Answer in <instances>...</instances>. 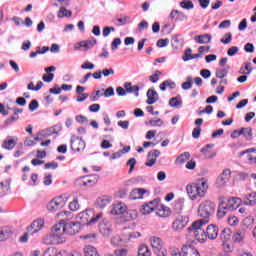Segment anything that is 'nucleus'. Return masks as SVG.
<instances>
[{
    "instance_id": "obj_1",
    "label": "nucleus",
    "mask_w": 256,
    "mask_h": 256,
    "mask_svg": "<svg viewBox=\"0 0 256 256\" xmlns=\"http://www.w3.org/2000/svg\"><path fill=\"white\" fill-rule=\"evenodd\" d=\"M81 231V222H60L53 226L52 234L44 238V243L53 245V239L55 237H61V235H77Z\"/></svg>"
},
{
    "instance_id": "obj_2",
    "label": "nucleus",
    "mask_w": 256,
    "mask_h": 256,
    "mask_svg": "<svg viewBox=\"0 0 256 256\" xmlns=\"http://www.w3.org/2000/svg\"><path fill=\"white\" fill-rule=\"evenodd\" d=\"M186 191L191 201H195L197 197L203 199L209 191V181L205 177L199 178L194 183L188 184Z\"/></svg>"
},
{
    "instance_id": "obj_3",
    "label": "nucleus",
    "mask_w": 256,
    "mask_h": 256,
    "mask_svg": "<svg viewBox=\"0 0 256 256\" xmlns=\"http://www.w3.org/2000/svg\"><path fill=\"white\" fill-rule=\"evenodd\" d=\"M215 209H217V205L215 202L211 200H204L198 206V215L202 219L203 223H209V219L215 215Z\"/></svg>"
},
{
    "instance_id": "obj_4",
    "label": "nucleus",
    "mask_w": 256,
    "mask_h": 256,
    "mask_svg": "<svg viewBox=\"0 0 256 256\" xmlns=\"http://www.w3.org/2000/svg\"><path fill=\"white\" fill-rule=\"evenodd\" d=\"M207 223L203 221H195L192 223L191 226L187 228L188 233H192L194 235L195 239L199 241V243H205L207 241V234L205 229H203V225H206Z\"/></svg>"
},
{
    "instance_id": "obj_5",
    "label": "nucleus",
    "mask_w": 256,
    "mask_h": 256,
    "mask_svg": "<svg viewBox=\"0 0 256 256\" xmlns=\"http://www.w3.org/2000/svg\"><path fill=\"white\" fill-rule=\"evenodd\" d=\"M101 217H103V213L100 212L95 216L93 209H86L84 212L78 214L77 219L82 220V225H93V223H97Z\"/></svg>"
},
{
    "instance_id": "obj_6",
    "label": "nucleus",
    "mask_w": 256,
    "mask_h": 256,
    "mask_svg": "<svg viewBox=\"0 0 256 256\" xmlns=\"http://www.w3.org/2000/svg\"><path fill=\"white\" fill-rule=\"evenodd\" d=\"M66 204H67V199H65L63 196H59L52 199L47 204V210L50 213H56V211H60V209H63V207H65Z\"/></svg>"
},
{
    "instance_id": "obj_7",
    "label": "nucleus",
    "mask_w": 256,
    "mask_h": 256,
    "mask_svg": "<svg viewBox=\"0 0 256 256\" xmlns=\"http://www.w3.org/2000/svg\"><path fill=\"white\" fill-rule=\"evenodd\" d=\"M150 243L153 248L154 253L157 256H167V250L163 248V240L159 237L152 236L150 237Z\"/></svg>"
},
{
    "instance_id": "obj_8",
    "label": "nucleus",
    "mask_w": 256,
    "mask_h": 256,
    "mask_svg": "<svg viewBox=\"0 0 256 256\" xmlns=\"http://www.w3.org/2000/svg\"><path fill=\"white\" fill-rule=\"evenodd\" d=\"M220 203L224 205L227 211H235L243 204V200L239 197L223 198Z\"/></svg>"
},
{
    "instance_id": "obj_9",
    "label": "nucleus",
    "mask_w": 256,
    "mask_h": 256,
    "mask_svg": "<svg viewBox=\"0 0 256 256\" xmlns=\"http://www.w3.org/2000/svg\"><path fill=\"white\" fill-rule=\"evenodd\" d=\"M70 147L74 153H81V151H85V141L79 136L72 135Z\"/></svg>"
},
{
    "instance_id": "obj_10",
    "label": "nucleus",
    "mask_w": 256,
    "mask_h": 256,
    "mask_svg": "<svg viewBox=\"0 0 256 256\" xmlns=\"http://www.w3.org/2000/svg\"><path fill=\"white\" fill-rule=\"evenodd\" d=\"M97 45V39L91 37L88 40H82L76 44H74V50L79 51L81 47L84 48V51H89V49H93Z\"/></svg>"
},
{
    "instance_id": "obj_11",
    "label": "nucleus",
    "mask_w": 256,
    "mask_h": 256,
    "mask_svg": "<svg viewBox=\"0 0 256 256\" xmlns=\"http://www.w3.org/2000/svg\"><path fill=\"white\" fill-rule=\"evenodd\" d=\"M189 223V217L188 216H177V218L172 223V229L173 231H183L185 227H187V224Z\"/></svg>"
},
{
    "instance_id": "obj_12",
    "label": "nucleus",
    "mask_w": 256,
    "mask_h": 256,
    "mask_svg": "<svg viewBox=\"0 0 256 256\" xmlns=\"http://www.w3.org/2000/svg\"><path fill=\"white\" fill-rule=\"evenodd\" d=\"M43 227H45V220L40 218V219L34 220L31 223V225L27 227V231L28 233H30V235H35V233H39V231H41Z\"/></svg>"
},
{
    "instance_id": "obj_13",
    "label": "nucleus",
    "mask_w": 256,
    "mask_h": 256,
    "mask_svg": "<svg viewBox=\"0 0 256 256\" xmlns=\"http://www.w3.org/2000/svg\"><path fill=\"white\" fill-rule=\"evenodd\" d=\"M219 237V226L216 224H210L206 228V239L210 241H215Z\"/></svg>"
},
{
    "instance_id": "obj_14",
    "label": "nucleus",
    "mask_w": 256,
    "mask_h": 256,
    "mask_svg": "<svg viewBox=\"0 0 256 256\" xmlns=\"http://www.w3.org/2000/svg\"><path fill=\"white\" fill-rule=\"evenodd\" d=\"M161 155V151L154 149L148 152L147 161L145 162L146 167H153L157 163V157Z\"/></svg>"
},
{
    "instance_id": "obj_15",
    "label": "nucleus",
    "mask_w": 256,
    "mask_h": 256,
    "mask_svg": "<svg viewBox=\"0 0 256 256\" xmlns=\"http://www.w3.org/2000/svg\"><path fill=\"white\" fill-rule=\"evenodd\" d=\"M231 177V170L226 169L222 172V175L218 176L217 181H216V185L217 187H224L225 183H227V181H229Z\"/></svg>"
},
{
    "instance_id": "obj_16",
    "label": "nucleus",
    "mask_w": 256,
    "mask_h": 256,
    "mask_svg": "<svg viewBox=\"0 0 256 256\" xmlns=\"http://www.w3.org/2000/svg\"><path fill=\"white\" fill-rule=\"evenodd\" d=\"M147 105H153L159 101V94H157V91L155 89H148L147 91Z\"/></svg>"
},
{
    "instance_id": "obj_17",
    "label": "nucleus",
    "mask_w": 256,
    "mask_h": 256,
    "mask_svg": "<svg viewBox=\"0 0 256 256\" xmlns=\"http://www.w3.org/2000/svg\"><path fill=\"white\" fill-rule=\"evenodd\" d=\"M125 212H127V206L121 202L114 204L110 211L111 215H123Z\"/></svg>"
},
{
    "instance_id": "obj_18",
    "label": "nucleus",
    "mask_w": 256,
    "mask_h": 256,
    "mask_svg": "<svg viewBox=\"0 0 256 256\" xmlns=\"http://www.w3.org/2000/svg\"><path fill=\"white\" fill-rule=\"evenodd\" d=\"M97 181H99V175L93 174V175L84 177V181L82 182V185L84 187H93V185H97Z\"/></svg>"
},
{
    "instance_id": "obj_19",
    "label": "nucleus",
    "mask_w": 256,
    "mask_h": 256,
    "mask_svg": "<svg viewBox=\"0 0 256 256\" xmlns=\"http://www.w3.org/2000/svg\"><path fill=\"white\" fill-rule=\"evenodd\" d=\"M215 147L214 144H207L203 148H201L200 152L203 153L205 159H213L217 155L215 151H210V149H213Z\"/></svg>"
},
{
    "instance_id": "obj_20",
    "label": "nucleus",
    "mask_w": 256,
    "mask_h": 256,
    "mask_svg": "<svg viewBox=\"0 0 256 256\" xmlns=\"http://www.w3.org/2000/svg\"><path fill=\"white\" fill-rule=\"evenodd\" d=\"M145 193H147V190L143 188H135L130 192L129 198L133 201L143 199V195H145Z\"/></svg>"
},
{
    "instance_id": "obj_21",
    "label": "nucleus",
    "mask_w": 256,
    "mask_h": 256,
    "mask_svg": "<svg viewBox=\"0 0 256 256\" xmlns=\"http://www.w3.org/2000/svg\"><path fill=\"white\" fill-rule=\"evenodd\" d=\"M211 39V34H202L194 36V41H196V43H199V45H207V43H211Z\"/></svg>"
},
{
    "instance_id": "obj_22",
    "label": "nucleus",
    "mask_w": 256,
    "mask_h": 256,
    "mask_svg": "<svg viewBox=\"0 0 256 256\" xmlns=\"http://www.w3.org/2000/svg\"><path fill=\"white\" fill-rule=\"evenodd\" d=\"M182 252L184 254V256H201V254L199 253V251L193 247V246H187V245H184L182 247Z\"/></svg>"
},
{
    "instance_id": "obj_23",
    "label": "nucleus",
    "mask_w": 256,
    "mask_h": 256,
    "mask_svg": "<svg viewBox=\"0 0 256 256\" xmlns=\"http://www.w3.org/2000/svg\"><path fill=\"white\" fill-rule=\"evenodd\" d=\"M13 235V229L9 227L0 228V241H7Z\"/></svg>"
},
{
    "instance_id": "obj_24",
    "label": "nucleus",
    "mask_w": 256,
    "mask_h": 256,
    "mask_svg": "<svg viewBox=\"0 0 256 256\" xmlns=\"http://www.w3.org/2000/svg\"><path fill=\"white\" fill-rule=\"evenodd\" d=\"M170 19H174L175 21H187V16L179 10H172L170 13Z\"/></svg>"
},
{
    "instance_id": "obj_25",
    "label": "nucleus",
    "mask_w": 256,
    "mask_h": 256,
    "mask_svg": "<svg viewBox=\"0 0 256 256\" xmlns=\"http://www.w3.org/2000/svg\"><path fill=\"white\" fill-rule=\"evenodd\" d=\"M11 190V182L9 180H5L0 183V197H5L7 193Z\"/></svg>"
},
{
    "instance_id": "obj_26",
    "label": "nucleus",
    "mask_w": 256,
    "mask_h": 256,
    "mask_svg": "<svg viewBox=\"0 0 256 256\" xmlns=\"http://www.w3.org/2000/svg\"><path fill=\"white\" fill-rule=\"evenodd\" d=\"M99 229H100V233H102V235H104V237H109V235H111V233H113V228L111 227V224H109V223L100 224Z\"/></svg>"
},
{
    "instance_id": "obj_27",
    "label": "nucleus",
    "mask_w": 256,
    "mask_h": 256,
    "mask_svg": "<svg viewBox=\"0 0 256 256\" xmlns=\"http://www.w3.org/2000/svg\"><path fill=\"white\" fill-rule=\"evenodd\" d=\"M232 233L233 232L231 231V228H224L220 233V240L222 241V243L231 241Z\"/></svg>"
},
{
    "instance_id": "obj_28",
    "label": "nucleus",
    "mask_w": 256,
    "mask_h": 256,
    "mask_svg": "<svg viewBox=\"0 0 256 256\" xmlns=\"http://www.w3.org/2000/svg\"><path fill=\"white\" fill-rule=\"evenodd\" d=\"M15 145H17V141L14 139H5L2 143V149L12 151V149H15Z\"/></svg>"
},
{
    "instance_id": "obj_29",
    "label": "nucleus",
    "mask_w": 256,
    "mask_h": 256,
    "mask_svg": "<svg viewBox=\"0 0 256 256\" xmlns=\"http://www.w3.org/2000/svg\"><path fill=\"white\" fill-rule=\"evenodd\" d=\"M177 84L173 80H165L160 84V91H167L168 89H175Z\"/></svg>"
},
{
    "instance_id": "obj_30",
    "label": "nucleus",
    "mask_w": 256,
    "mask_h": 256,
    "mask_svg": "<svg viewBox=\"0 0 256 256\" xmlns=\"http://www.w3.org/2000/svg\"><path fill=\"white\" fill-rule=\"evenodd\" d=\"M190 158H191V154L189 152H184L176 158L175 164L183 165V163H185L186 161H189Z\"/></svg>"
},
{
    "instance_id": "obj_31",
    "label": "nucleus",
    "mask_w": 256,
    "mask_h": 256,
    "mask_svg": "<svg viewBox=\"0 0 256 256\" xmlns=\"http://www.w3.org/2000/svg\"><path fill=\"white\" fill-rule=\"evenodd\" d=\"M72 16H73V12L71 10H67L65 6H61L57 13V17L59 19H63V17H72Z\"/></svg>"
},
{
    "instance_id": "obj_32",
    "label": "nucleus",
    "mask_w": 256,
    "mask_h": 256,
    "mask_svg": "<svg viewBox=\"0 0 256 256\" xmlns=\"http://www.w3.org/2000/svg\"><path fill=\"white\" fill-rule=\"evenodd\" d=\"M244 205H251L252 207L256 204V192L250 193L248 196L244 198Z\"/></svg>"
},
{
    "instance_id": "obj_33",
    "label": "nucleus",
    "mask_w": 256,
    "mask_h": 256,
    "mask_svg": "<svg viewBox=\"0 0 256 256\" xmlns=\"http://www.w3.org/2000/svg\"><path fill=\"white\" fill-rule=\"evenodd\" d=\"M84 255L85 256H99V252H97V248L93 246H86L84 248Z\"/></svg>"
},
{
    "instance_id": "obj_34",
    "label": "nucleus",
    "mask_w": 256,
    "mask_h": 256,
    "mask_svg": "<svg viewBox=\"0 0 256 256\" xmlns=\"http://www.w3.org/2000/svg\"><path fill=\"white\" fill-rule=\"evenodd\" d=\"M227 210L226 207L224 206V204L222 202L219 203L218 205V210H217V217L218 219H223V217H225V215H227Z\"/></svg>"
},
{
    "instance_id": "obj_35",
    "label": "nucleus",
    "mask_w": 256,
    "mask_h": 256,
    "mask_svg": "<svg viewBox=\"0 0 256 256\" xmlns=\"http://www.w3.org/2000/svg\"><path fill=\"white\" fill-rule=\"evenodd\" d=\"M245 239V233L244 232H236L232 235V240L234 243H243Z\"/></svg>"
},
{
    "instance_id": "obj_36",
    "label": "nucleus",
    "mask_w": 256,
    "mask_h": 256,
    "mask_svg": "<svg viewBox=\"0 0 256 256\" xmlns=\"http://www.w3.org/2000/svg\"><path fill=\"white\" fill-rule=\"evenodd\" d=\"M138 256H151V250L147 245H141L138 249Z\"/></svg>"
},
{
    "instance_id": "obj_37",
    "label": "nucleus",
    "mask_w": 256,
    "mask_h": 256,
    "mask_svg": "<svg viewBox=\"0 0 256 256\" xmlns=\"http://www.w3.org/2000/svg\"><path fill=\"white\" fill-rule=\"evenodd\" d=\"M15 121H19V114L14 111L13 115L4 121L5 127H9L11 123H15Z\"/></svg>"
},
{
    "instance_id": "obj_38",
    "label": "nucleus",
    "mask_w": 256,
    "mask_h": 256,
    "mask_svg": "<svg viewBox=\"0 0 256 256\" xmlns=\"http://www.w3.org/2000/svg\"><path fill=\"white\" fill-rule=\"evenodd\" d=\"M156 213L159 217H166V215H169V208L167 206L159 205Z\"/></svg>"
},
{
    "instance_id": "obj_39",
    "label": "nucleus",
    "mask_w": 256,
    "mask_h": 256,
    "mask_svg": "<svg viewBox=\"0 0 256 256\" xmlns=\"http://www.w3.org/2000/svg\"><path fill=\"white\" fill-rule=\"evenodd\" d=\"M183 207H185V198H179L174 204V209L179 213V211H183Z\"/></svg>"
},
{
    "instance_id": "obj_40",
    "label": "nucleus",
    "mask_w": 256,
    "mask_h": 256,
    "mask_svg": "<svg viewBox=\"0 0 256 256\" xmlns=\"http://www.w3.org/2000/svg\"><path fill=\"white\" fill-rule=\"evenodd\" d=\"M109 203H111V199L109 198H99L97 200V206L99 207V209H105V207H107Z\"/></svg>"
},
{
    "instance_id": "obj_41",
    "label": "nucleus",
    "mask_w": 256,
    "mask_h": 256,
    "mask_svg": "<svg viewBox=\"0 0 256 256\" xmlns=\"http://www.w3.org/2000/svg\"><path fill=\"white\" fill-rule=\"evenodd\" d=\"M242 135H244V137L247 141H251L253 139V129L242 128Z\"/></svg>"
},
{
    "instance_id": "obj_42",
    "label": "nucleus",
    "mask_w": 256,
    "mask_h": 256,
    "mask_svg": "<svg viewBox=\"0 0 256 256\" xmlns=\"http://www.w3.org/2000/svg\"><path fill=\"white\" fill-rule=\"evenodd\" d=\"M80 239H84V241H87V243H93V241H96L97 239V234H84L80 236Z\"/></svg>"
},
{
    "instance_id": "obj_43",
    "label": "nucleus",
    "mask_w": 256,
    "mask_h": 256,
    "mask_svg": "<svg viewBox=\"0 0 256 256\" xmlns=\"http://www.w3.org/2000/svg\"><path fill=\"white\" fill-rule=\"evenodd\" d=\"M191 87H193V78L188 76L186 78V82L182 83V89H184V91H189Z\"/></svg>"
},
{
    "instance_id": "obj_44",
    "label": "nucleus",
    "mask_w": 256,
    "mask_h": 256,
    "mask_svg": "<svg viewBox=\"0 0 256 256\" xmlns=\"http://www.w3.org/2000/svg\"><path fill=\"white\" fill-rule=\"evenodd\" d=\"M180 7H182V9H187L189 11L190 9H193L195 5L191 0H183L182 2H180Z\"/></svg>"
},
{
    "instance_id": "obj_45",
    "label": "nucleus",
    "mask_w": 256,
    "mask_h": 256,
    "mask_svg": "<svg viewBox=\"0 0 256 256\" xmlns=\"http://www.w3.org/2000/svg\"><path fill=\"white\" fill-rule=\"evenodd\" d=\"M42 87H43L42 81H38L36 86L33 84V82H30L27 86V89H29V91H39Z\"/></svg>"
},
{
    "instance_id": "obj_46",
    "label": "nucleus",
    "mask_w": 256,
    "mask_h": 256,
    "mask_svg": "<svg viewBox=\"0 0 256 256\" xmlns=\"http://www.w3.org/2000/svg\"><path fill=\"white\" fill-rule=\"evenodd\" d=\"M152 211H153V207H151V205H149L148 203L142 205L140 209V213L142 215H149V213H152Z\"/></svg>"
},
{
    "instance_id": "obj_47",
    "label": "nucleus",
    "mask_w": 256,
    "mask_h": 256,
    "mask_svg": "<svg viewBox=\"0 0 256 256\" xmlns=\"http://www.w3.org/2000/svg\"><path fill=\"white\" fill-rule=\"evenodd\" d=\"M181 46H183V39H180L179 36H174L172 38V47L179 49Z\"/></svg>"
},
{
    "instance_id": "obj_48",
    "label": "nucleus",
    "mask_w": 256,
    "mask_h": 256,
    "mask_svg": "<svg viewBox=\"0 0 256 256\" xmlns=\"http://www.w3.org/2000/svg\"><path fill=\"white\" fill-rule=\"evenodd\" d=\"M222 247H223V251H225V253L233 252V244L231 243V241L222 242Z\"/></svg>"
},
{
    "instance_id": "obj_49",
    "label": "nucleus",
    "mask_w": 256,
    "mask_h": 256,
    "mask_svg": "<svg viewBox=\"0 0 256 256\" xmlns=\"http://www.w3.org/2000/svg\"><path fill=\"white\" fill-rule=\"evenodd\" d=\"M126 165L128 167H130V169L128 170V173L131 174V173H133V170L135 169V165H137V160L135 158H130L127 161Z\"/></svg>"
},
{
    "instance_id": "obj_50",
    "label": "nucleus",
    "mask_w": 256,
    "mask_h": 256,
    "mask_svg": "<svg viewBox=\"0 0 256 256\" xmlns=\"http://www.w3.org/2000/svg\"><path fill=\"white\" fill-rule=\"evenodd\" d=\"M225 38H222L220 41L221 43H223L224 45H228V43H231V41H233V34H231V32H228L224 35Z\"/></svg>"
},
{
    "instance_id": "obj_51",
    "label": "nucleus",
    "mask_w": 256,
    "mask_h": 256,
    "mask_svg": "<svg viewBox=\"0 0 256 256\" xmlns=\"http://www.w3.org/2000/svg\"><path fill=\"white\" fill-rule=\"evenodd\" d=\"M131 19V17L129 16H124L123 18H117V25L119 27L123 26V25H127V23H129V20Z\"/></svg>"
},
{
    "instance_id": "obj_52",
    "label": "nucleus",
    "mask_w": 256,
    "mask_h": 256,
    "mask_svg": "<svg viewBox=\"0 0 256 256\" xmlns=\"http://www.w3.org/2000/svg\"><path fill=\"white\" fill-rule=\"evenodd\" d=\"M70 211H78L79 209V200L75 198L72 202L69 203Z\"/></svg>"
},
{
    "instance_id": "obj_53",
    "label": "nucleus",
    "mask_w": 256,
    "mask_h": 256,
    "mask_svg": "<svg viewBox=\"0 0 256 256\" xmlns=\"http://www.w3.org/2000/svg\"><path fill=\"white\" fill-rule=\"evenodd\" d=\"M42 79L45 83H51V81L55 79V74L46 72V74L42 76Z\"/></svg>"
},
{
    "instance_id": "obj_54",
    "label": "nucleus",
    "mask_w": 256,
    "mask_h": 256,
    "mask_svg": "<svg viewBox=\"0 0 256 256\" xmlns=\"http://www.w3.org/2000/svg\"><path fill=\"white\" fill-rule=\"evenodd\" d=\"M159 75H161V71L155 70L154 74L149 76V81H151V83H157V81H159Z\"/></svg>"
},
{
    "instance_id": "obj_55",
    "label": "nucleus",
    "mask_w": 256,
    "mask_h": 256,
    "mask_svg": "<svg viewBox=\"0 0 256 256\" xmlns=\"http://www.w3.org/2000/svg\"><path fill=\"white\" fill-rule=\"evenodd\" d=\"M119 45H121V38H114L111 43L112 51H117V49H119Z\"/></svg>"
},
{
    "instance_id": "obj_56",
    "label": "nucleus",
    "mask_w": 256,
    "mask_h": 256,
    "mask_svg": "<svg viewBox=\"0 0 256 256\" xmlns=\"http://www.w3.org/2000/svg\"><path fill=\"white\" fill-rule=\"evenodd\" d=\"M28 109L29 111H37L39 109V102L36 99L31 100Z\"/></svg>"
},
{
    "instance_id": "obj_57",
    "label": "nucleus",
    "mask_w": 256,
    "mask_h": 256,
    "mask_svg": "<svg viewBox=\"0 0 256 256\" xmlns=\"http://www.w3.org/2000/svg\"><path fill=\"white\" fill-rule=\"evenodd\" d=\"M170 107H179V105H183V102L177 100V97H173L169 100Z\"/></svg>"
},
{
    "instance_id": "obj_58",
    "label": "nucleus",
    "mask_w": 256,
    "mask_h": 256,
    "mask_svg": "<svg viewBox=\"0 0 256 256\" xmlns=\"http://www.w3.org/2000/svg\"><path fill=\"white\" fill-rule=\"evenodd\" d=\"M127 221H133L137 217V211L129 210L126 212Z\"/></svg>"
},
{
    "instance_id": "obj_59",
    "label": "nucleus",
    "mask_w": 256,
    "mask_h": 256,
    "mask_svg": "<svg viewBox=\"0 0 256 256\" xmlns=\"http://www.w3.org/2000/svg\"><path fill=\"white\" fill-rule=\"evenodd\" d=\"M227 73L226 69H218L216 70V77L218 79H224V77H227Z\"/></svg>"
},
{
    "instance_id": "obj_60",
    "label": "nucleus",
    "mask_w": 256,
    "mask_h": 256,
    "mask_svg": "<svg viewBox=\"0 0 256 256\" xmlns=\"http://www.w3.org/2000/svg\"><path fill=\"white\" fill-rule=\"evenodd\" d=\"M111 243H112V245H116V246L122 245V243H123V238H121V236H119V235L114 236V237L111 239Z\"/></svg>"
},
{
    "instance_id": "obj_61",
    "label": "nucleus",
    "mask_w": 256,
    "mask_h": 256,
    "mask_svg": "<svg viewBox=\"0 0 256 256\" xmlns=\"http://www.w3.org/2000/svg\"><path fill=\"white\" fill-rule=\"evenodd\" d=\"M102 95H104L105 97H113L115 95V89L110 86L104 91Z\"/></svg>"
},
{
    "instance_id": "obj_62",
    "label": "nucleus",
    "mask_w": 256,
    "mask_h": 256,
    "mask_svg": "<svg viewBox=\"0 0 256 256\" xmlns=\"http://www.w3.org/2000/svg\"><path fill=\"white\" fill-rule=\"evenodd\" d=\"M157 47L163 48L169 45V39H159L156 43Z\"/></svg>"
},
{
    "instance_id": "obj_63",
    "label": "nucleus",
    "mask_w": 256,
    "mask_h": 256,
    "mask_svg": "<svg viewBox=\"0 0 256 256\" xmlns=\"http://www.w3.org/2000/svg\"><path fill=\"white\" fill-rule=\"evenodd\" d=\"M128 253H129V251L127 249H125V248L117 249V250L114 251V254L116 256H127Z\"/></svg>"
},
{
    "instance_id": "obj_64",
    "label": "nucleus",
    "mask_w": 256,
    "mask_h": 256,
    "mask_svg": "<svg viewBox=\"0 0 256 256\" xmlns=\"http://www.w3.org/2000/svg\"><path fill=\"white\" fill-rule=\"evenodd\" d=\"M170 255L171 256H181V250L179 248H170Z\"/></svg>"
}]
</instances>
